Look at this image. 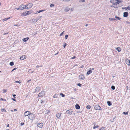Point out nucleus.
<instances>
[{
  "instance_id": "680f3d73",
  "label": "nucleus",
  "mask_w": 130,
  "mask_h": 130,
  "mask_svg": "<svg viewBox=\"0 0 130 130\" xmlns=\"http://www.w3.org/2000/svg\"><path fill=\"white\" fill-rule=\"evenodd\" d=\"M44 101H42V100H41V103L42 104L43 103V102H44Z\"/></svg>"
},
{
  "instance_id": "37998d69",
  "label": "nucleus",
  "mask_w": 130,
  "mask_h": 130,
  "mask_svg": "<svg viewBox=\"0 0 130 130\" xmlns=\"http://www.w3.org/2000/svg\"><path fill=\"white\" fill-rule=\"evenodd\" d=\"M104 127H102L101 129H99V130H105V129H104Z\"/></svg>"
},
{
  "instance_id": "c9c22d12",
  "label": "nucleus",
  "mask_w": 130,
  "mask_h": 130,
  "mask_svg": "<svg viewBox=\"0 0 130 130\" xmlns=\"http://www.w3.org/2000/svg\"><path fill=\"white\" fill-rule=\"evenodd\" d=\"M15 83H18L19 84H20L21 83V82L20 80L18 81H15L14 82Z\"/></svg>"
},
{
  "instance_id": "a18cd8bd",
  "label": "nucleus",
  "mask_w": 130,
  "mask_h": 130,
  "mask_svg": "<svg viewBox=\"0 0 130 130\" xmlns=\"http://www.w3.org/2000/svg\"><path fill=\"white\" fill-rule=\"evenodd\" d=\"M24 124V122H22L20 123V124L21 125H23Z\"/></svg>"
},
{
  "instance_id": "4c0bfd02",
  "label": "nucleus",
  "mask_w": 130,
  "mask_h": 130,
  "mask_svg": "<svg viewBox=\"0 0 130 130\" xmlns=\"http://www.w3.org/2000/svg\"><path fill=\"white\" fill-rule=\"evenodd\" d=\"M7 90L6 89H3V93H5L7 92Z\"/></svg>"
},
{
  "instance_id": "0e129e2a",
  "label": "nucleus",
  "mask_w": 130,
  "mask_h": 130,
  "mask_svg": "<svg viewBox=\"0 0 130 130\" xmlns=\"http://www.w3.org/2000/svg\"><path fill=\"white\" fill-rule=\"evenodd\" d=\"M8 33H4V35H6Z\"/></svg>"
},
{
  "instance_id": "5fc2aeb1",
  "label": "nucleus",
  "mask_w": 130,
  "mask_h": 130,
  "mask_svg": "<svg viewBox=\"0 0 130 130\" xmlns=\"http://www.w3.org/2000/svg\"><path fill=\"white\" fill-rule=\"evenodd\" d=\"M17 68H14L13 69V70H16Z\"/></svg>"
},
{
  "instance_id": "412c9836",
  "label": "nucleus",
  "mask_w": 130,
  "mask_h": 130,
  "mask_svg": "<svg viewBox=\"0 0 130 130\" xmlns=\"http://www.w3.org/2000/svg\"><path fill=\"white\" fill-rule=\"evenodd\" d=\"M122 9H124L126 10L128 9V10H130V7L129 6H128V7L122 8Z\"/></svg>"
},
{
  "instance_id": "bb28decb",
  "label": "nucleus",
  "mask_w": 130,
  "mask_h": 130,
  "mask_svg": "<svg viewBox=\"0 0 130 130\" xmlns=\"http://www.w3.org/2000/svg\"><path fill=\"white\" fill-rule=\"evenodd\" d=\"M95 123H94V126L93 127V129H95L96 128H98L99 127V126L98 125H96L95 126L94 124Z\"/></svg>"
},
{
  "instance_id": "ea45409f",
  "label": "nucleus",
  "mask_w": 130,
  "mask_h": 130,
  "mask_svg": "<svg viewBox=\"0 0 130 130\" xmlns=\"http://www.w3.org/2000/svg\"><path fill=\"white\" fill-rule=\"evenodd\" d=\"M77 85L80 87H81L82 86V84L80 83H78L77 84Z\"/></svg>"
},
{
  "instance_id": "8fccbe9b",
  "label": "nucleus",
  "mask_w": 130,
  "mask_h": 130,
  "mask_svg": "<svg viewBox=\"0 0 130 130\" xmlns=\"http://www.w3.org/2000/svg\"><path fill=\"white\" fill-rule=\"evenodd\" d=\"M126 23L128 24H130V22L128 21H127Z\"/></svg>"
},
{
  "instance_id": "774afa93",
  "label": "nucleus",
  "mask_w": 130,
  "mask_h": 130,
  "mask_svg": "<svg viewBox=\"0 0 130 130\" xmlns=\"http://www.w3.org/2000/svg\"><path fill=\"white\" fill-rule=\"evenodd\" d=\"M9 126V124H8L7 126V127H8Z\"/></svg>"
},
{
  "instance_id": "dca6fc26",
  "label": "nucleus",
  "mask_w": 130,
  "mask_h": 130,
  "mask_svg": "<svg viewBox=\"0 0 130 130\" xmlns=\"http://www.w3.org/2000/svg\"><path fill=\"white\" fill-rule=\"evenodd\" d=\"M116 1H117V0H111L110 1V2L114 4L115 5Z\"/></svg>"
},
{
  "instance_id": "de8ad7c7",
  "label": "nucleus",
  "mask_w": 130,
  "mask_h": 130,
  "mask_svg": "<svg viewBox=\"0 0 130 130\" xmlns=\"http://www.w3.org/2000/svg\"><path fill=\"white\" fill-rule=\"evenodd\" d=\"M75 58H76V57H75V56H73V57H72L71 58V59H73Z\"/></svg>"
},
{
  "instance_id": "72a5a7b5",
  "label": "nucleus",
  "mask_w": 130,
  "mask_h": 130,
  "mask_svg": "<svg viewBox=\"0 0 130 130\" xmlns=\"http://www.w3.org/2000/svg\"><path fill=\"white\" fill-rule=\"evenodd\" d=\"M60 95H61L62 97H64L65 96V95L63 94L62 93H60Z\"/></svg>"
},
{
  "instance_id": "7ed1b4c3",
  "label": "nucleus",
  "mask_w": 130,
  "mask_h": 130,
  "mask_svg": "<svg viewBox=\"0 0 130 130\" xmlns=\"http://www.w3.org/2000/svg\"><path fill=\"white\" fill-rule=\"evenodd\" d=\"M93 106L94 107V108L95 110H101V107L99 105H94Z\"/></svg>"
},
{
  "instance_id": "423d86ee",
  "label": "nucleus",
  "mask_w": 130,
  "mask_h": 130,
  "mask_svg": "<svg viewBox=\"0 0 130 130\" xmlns=\"http://www.w3.org/2000/svg\"><path fill=\"white\" fill-rule=\"evenodd\" d=\"M79 78L80 79H84L85 78V77L84 75L81 74L79 75Z\"/></svg>"
},
{
  "instance_id": "f03ea898",
  "label": "nucleus",
  "mask_w": 130,
  "mask_h": 130,
  "mask_svg": "<svg viewBox=\"0 0 130 130\" xmlns=\"http://www.w3.org/2000/svg\"><path fill=\"white\" fill-rule=\"evenodd\" d=\"M26 6L24 5H21L18 8H15V9H16L18 10H22L23 9L26 8Z\"/></svg>"
},
{
  "instance_id": "338daca9",
  "label": "nucleus",
  "mask_w": 130,
  "mask_h": 130,
  "mask_svg": "<svg viewBox=\"0 0 130 130\" xmlns=\"http://www.w3.org/2000/svg\"><path fill=\"white\" fill-rule=\"evenodd\" d=\"M58 53H59V52H57L56 54H55V55H56L57 54H58Z\"/></svg>"
},
{
  "instance_id": "f8f14e48",
  "label": "nucleus",
  "mask_w": 130,
  "mask_h": 130,
  "mask_svg": "<svg viewBox=\"0 0 130 130\" xmlns=\"http://www.w3.org/2000/svg\"><path fill=\"white\" fill-rule=\"evenodd\" d=\"M30 113V112L29 111H27L25 112L24 113V115L25 116H29V113Z\"/></svg>"
},
{
  "instance_id": "c756f323",
  "label": "nucleus",
  "mask_w": 130,
  "mask_h": 130,
  "mask_svg": "<svg viewBox=\"0 0 130 130\" xmlns=\"http://www.w3.org/2000/svg\"><path fill=\"white\" fill-rule=\"evenodd\" d=\"M45 11V10H39L38 11H37V13H39L40 12H42L43 11Z\"/></svg>"
},
{
  "instance_id": "b1692460",
  "label": "nucleus",
  "mask_w": 130,
  "mask_h": 130,
  "mask_svg": "<svg viewBox=\"0 0 130 130\" xmlns=\"http://www.w3.org/2000/svg\"><path fill=\"white\" fill-rule=\"evenodd\" d=\"M70 10V8L68 7H66L64 9V11L66 12Z\"/></svg>"
},
{
  "instance_id": "6ab92c4d",
  "label": "nucleus",
  "mask_w": 130,
  "mask_h": 130,
  "mask_svg": "<svg viewBox=\"0 0 130 130\" xmlns=\"http://www.w3.org/2000/svg\"><path fill=\"white\" fill-rule=\"evenodd\" d=\"M29 38L28 37H27L22 39V40L24 42H26L27 41L28 39Z\"/></svg>"
},
{
  "instance_id": "79ce46f5",
  "label": "nucleus",
  "mask_w": 130,
  "mask_h": 130,
  "mask_svg": "<svg viewBox=\"0 0 130 130\" xmlns=\"http://www.w3.org/2000/svg\"><path fill=\"white\" fill-rule=\"evenodd\" d=\"M64 31H63L62 33H61L60 34V36H62L63 35V34L64 33Z\"/></svg>"
},
{
  "instance_id": "4d7b16f0",
  "label": "nucleus",
  "mask_w": 130,
  "mask_h": 130,
  "mask_svg": "<svg viewBox=\"0 0 130 130\" xmlns=\"http://www.w3.org/2000/svg\"><path fill=\"white\" fill-rule=\"evenodd\" d=\"M47 111H48V112H47V113H49L50 112V111L49 110H47Z\"/></svg>"
},
{
  "instance_id": "09e8293b",
  "label": "nucleus",
  "mask_w": 130,
  "mask_h": 130,
  "mask_svg": "<svg viewBox=\"0 0 130 130\" xmlns=\"http://www.w3.org/2000/svg\"><path fill=\"white\" fill-rule=\"evenodd\" d=\"M12 99L14 101H16V100L12 98Z\"/></svg>"
},
{
  "instance_id": "4be33fe9",
  "label": "nucleus",
  "mask_w": 130,
  "mask_h": 130,
  "mask_svg": "<svg viewBox=\"0 0 130 130\" xmlns=\"http://www.w3.org/2000/svg\"><path fill=\"white\" fill-rule=\"evenodd\" d=\"M116 49L118 52H120L121 51V48L119 47L116 48Z\"/></svg>"
},
{
  "instance_id": "e433bc0d",
  "label": "nucleus",
  "mask_w": 130,
  "mask_h": 130,
  "mask_svg": "<svg viewBox=\"0 0 130 130\" xmlns=\"http://www.w3.org/2000/svg\"><path fill=\"white\" fill-rule=\"evenodd\" d=\"M2 112H6V110L5 109L3 108L2 110Z\"/></svg>"
},
{
  "instance_id": "c03bdc74",
  "label": "nucleus",
  "mask_w": 130,
  "mask_h": 130,
  "mask_svg": "<svg viewBox=\"0 0 130 130\" xmlns=\"http://www.w3.org/2000/svg\"><path fill=\"white\" fill-rule=\"evenodd\" d=\"M54 6V5L53 4H52L50 5V6L51 7Z\"/></svg>"
},
{
  "instance_id": "bf43d9fd",
  "label": "nucleus",
  "mask_w": 130,
  "mask_h": 130,
  "mask_svg": "<svg viewBox=\"0 0 130 130\" xmlns=\"http://www.w3.org/2000/svg\"><path fill=\"white\" fill-rule=\"evenodd\" d=\"M14 26H19L18 25V24L14 25Z\"/></svg>"
},
{
  "instance_id": "c85d7f7f",
  "label": "nucleus",
  "mask_w": 130,
  "mask_h": 130,
  "mask_svg": "<svg viewBox=\"0 0 130 130\" xmlns=\"http://www.w3.org/2000/svg\"><path fill=\"white\" fill-rule=\"evenodd\" d=\"M86 108L88 109H90L91 107V106L89 105H88L86 106Z\"/></svg>"
},
{
  "instance_id": "9b49d317",
  "label": "nucleus",
  "mask_w": 130,
  "mask_h": 130,
  "mask_svg": "<svg viewBox=\"0 0 130 130\" xmlns=\"http://www.w3.org/2000/svg\"><path fill=\"white\" fill-rule=\"evenodd\" d=\"M41 89V87H37L35 89V92H38Z\"/></svg>"
},
{
  "instance_id": "864d4df0",
  "label": "nucleus",
  "mask_w": 130,
  "mask_h": 130,
  "mask_svg": "<svg viewBox=\"0 0 130 130\" xmlns=\"http://www.w3.org/2000/svg\"><path fill=\"white\" fill-rule=\"evenodd\" d=\"M74 10V9L73 8H71V10L72 11H73V10Z\"/></svg>"
},
{
  "instance_id": "603ef678",
  "label": "nucleus",
  "mask_w": 130,
  "mask_h": 130,
  "mask_svg": "<svg viewBox=\"0 0 130 130\" xmlns=\"http://www.w3.org/2000/svg\"><path fill=\"white\" fill-rule=\"evenodd\" d=\"M40 66L38 65H37L36 66V68H38Z\"/></svg>"
},
{
  "instance_id": "2f4dec72",
  "label": "nucleus",
  "mask_w": 130,
  "mask_h": 130,
  "mask_svg": "<svg viewBox=\"0 0 130 130\" xmlns=\"http://www.w3.org/2000/svg\"><path fill=\"white\" fill-rule=\"evenodd\" d=\"M111 88L113 90H114L115 89V87L114 86L112 85V86Z\"/></svg>"
},
{
  "instance_id": "e2e57ef3",
  "label": "nucleus",
  "mask_w": 130,
  "mask_h": 130,
  "mask_svg": "<svg viewBox=\"0 0 130 130\" xmlns=\"http://www.w3.org/2000/svg\"><path fill=\"white\" fill-rule=\"evenodd\" d=\"M90 69H91L92 70H94V68H92V69L90 68Z\"/></svg>"
},
{
  "instance_id": "5701e85b",
  "label": "nucleus",
  "mask_w": 130,
  "mask_h": 130,
  "mask_svg": "<svg viewBox=\"0 0 130 130\" xmlns=\"http://www.w3.org/2000/svg\"><path fill=\"white\" fill-rule=\"evenodd\" d=\"M92 71L91 70H90L87 71V74L88 75H89L92 73Z\"/></svg>"
},
{
  "instance_id": "cd10ccee",
  "label": "nucleus",
  "mask_w": 130,
  "mask_h": 130,
  "mask_svg": "<svg viewBox=\"0 0 130 130\" xmlns=\"http://www.w3.org/2000/svg\"><path fill=\"white\" fill-rule=\"evenodd\" d=\"M115 18H116L115 19L116 20H119L121 19V18L118 17L116 15L115 16Z\"/></svg>"
},
{
  "instance_id": "f257e3e1",
  "label": "nucleus",
  "mask_w": 130,
  "mask_h": 130,
  "mask_svg": "<svg viewBox=\"0 0 130 130\" xmlns=\"http://www.w3.org/2000/svg\"><path fill=\"white\" fill-rule=\"evenodd\" d=\"M29 115L28 116V118L30 120L33 121L36 117V115L32 113H29Z\"/></svg>"
},
{
  "instance_id": "2eb2a0df",
  "label": "nucleus",
  "mask_w": 130,
  "mask_h": 130,
  "mask_svg": "<svg viewBox=\"0 0 130 130\" xmlns=\"http://www.w3.org/2000/svg\"><path fill=\"white\" fill-rule=\"evenodd\" d=\"M61 116V114L60 113H58L57 114L56 116L57 117V118L58 119H60V117Z\"/></svg>"
},
{
  "instance_id": "aec40b11",
  "label": "nucleus",
  "mask_w": 130,
  "mask_h": 130,
  "mask_svg": "<svg viewBox=\"0 0 130 130\" xmlns=\"http://www.w3.org/2000/svg\"><path fill=\"white\" fill-rule=\"evenodd\" d=\"M75 107L76 109H78L80 108V106L78 104H76L75 105Z\"/></svg>"
},
{
  "instance_id": "393cba45",
  "label": "nucleus",
  "mask_w": 130,
  "mask_h": 130,
  "mask_svg": "<svg viewBox=\"0 0 130 130\" xmlns=\"http://www.w3.org/2000/svg\"><path fill=\"white\" fill-rule=\"evenodd\" d=\"M10 18H11V17H9V18H6L4 19H3V21H6L7 20H8L9 19H10Z\"/></svg>"
},
{
  "instance_id": "f3484780",
  "label": "nucleus",
  "mask_w": 130,
  "mask_h": 130,
  "mask_svg": "<svg viewBox=\"0 0 130 130\" xmlns=\"http://www.w3.org/2000/svg\"><path fill=\"white\" fill-rule=\"evenodd\" d=\"M122 2L121 0H117V1H116V5H117V4H118Z\"/></svg>"
},
{
  "instance_id": "3c124183",
  "label": "nucleus",
  "mask_w": 130,
  "mask_h": 130,
  "mask_svg": "<svg viewBox=\"0 0 130 130\" xmlns=\"http://www.w3.org/2000/svg\"><path fill=\"white\" fill-rule=\"evenodd\" d=\"M16 96V95L15 94H13V96L14 98H15V96Z\"/></svg>"
},
{
  "instance_id": "f704fd0d",
  "label": "nucleus",
  "mask_w": 130,
  "mask_h": 130,
  "mask_svg": "<svg viewBox=\"0 0 130 130\" xmlns=\"http://www.w3.org/2000/svg\"><path fill=\"white\" fill-rule=\"evenodd\" d=\"M63 45H63V46L64 47V48L67 45V44L66 43L64 42L63 43Z\"/></svg>"
},
{
  "instance_id": "20e7f679",
  "label": "nucleus",
  "mask_w": 130,
  "mask_h": 130,
  "mask_svg": "<svg viewBox=\"0 0 130 130\" xmlns=\"http://www.w3.org/2000/svg\"><path fill=\"white\" fill-rule=\"evenodd\" d=\"M73 112V111L71 109L67 110L66 113L68 115H70L72 114Z\"/></svg>"
},
{
  "instance_id": "6e6552de",
  "label": "nucleus",
  "mask_w": 130,
  "mask_h": 130,
  "mask_svg": "<svg viewBox=\"0 0 130 130\" xmlns=\"http://www.w3.org/2000/svg\"><path fill=\"white\" fill-rule=\"evenodd\" d=\"M33 5V4L31 3H29L27 5V7H26V8H31Z\"/></svg>"
},
{
  "instance_id": "0eeeda50",
  "label": "nucleus",
  "mask_w": 130,
  "mask_h": 130,
  "mask_svg": "<svg viewBox=\"0 0 130 130\" xmlns=\"http://www.w3.org/2000/svg\"><path fill=\"white\" fill-rule=\"evenodd\" d=\"M31 12L30 11H26L23 12V15L24 16H26L28 15Z\"/></svg>"
},
{
  "instance_id": "a878e982",
  "label": "nucleus",
  "mask_w": 130,
  "mask_h": 130,
  "mask_svg": "<svg viewBox=\"0 0 130 130\" xmlns=\"http://www.w3.org/2000/svg\"><path fill=\"white\" fill-rule=\"evenodd\" d=\"M107 103L108 105L109 106L111 105L112 104L111 103L110 101H107Z\"/></svg>"
},
{
  "instance_id": "ddd939ff",
  "label": "nucleus",
  "mask_w": 130,
  "mask_h": 130,
  "mask_svg": "<svg viewBox=\"0 0 130 130\" xmlns=\"http://www.w3.org/2000/svg\"><path fill=\"white\" fill-rule=\"evenodd\" d=\"M126 63L128 66H130V60L129 59H127L126 60Z\"/></svg>"
},
{
  "instance_id": "6e6d98bb",
  "label": "nucleus",
  "mask_w": 130,
  "mask_h": 130,
  "mask_svg": "<svg viewBox=\"0 0 130 130\" xmlns=\"http://www.w3.org/2000/svg\"><path fill=\"white\" fill-rule=\"evenodd\" d=\"M31 79H30L27 82V83H28V82H29L30 81H31Z\"/></svg>"
},
{
  "instance_id": "4468645a",
  "label": "nucleus",
  "mask_w": 130,
  "mask_h": 130,
  "mask_svg": "<svg viewBox=\"0 0 130 130\" xmlns=\"http://www.w3.org/2000/svg\"><path fill=\"white\" fill-rule=\"evenodd\" d=\"M128 15V13L127 12H125L123 13V16L124 17H127Z\"/></svg>"
},
{
  "instance_id": "69168bd1",
  "label": "nucleus",
  "mask_w": 130,
  "mask_h": 130,
  "mask_svg": "<svg viewBox=\"0 0 130 130\" xmlns=\"http://www.w3.org/2000/svg\"><path fill=\"white\" fill-rule=\"evenodd\" d=\"M88 26V24H86V25H85V26H86H86Z\"/></svg>"
},
{
  "instance_id": "58836bf2",
  "label": "nucleus",
  "mask_w": 130,
  "mask_h": 130,
  "mask_svg": "<svg viewBox=\"0 0 130 130\" xmlns=\"http://www.w3.org/2000/svg\"><path fill=\"white\" fill-rule=\"evenodd\" d=\"M123 114L127 115L128 114V112H124L123 113Z\"/></svg>"
},
{
  "instance_id": "052dcab7",
  "label": "nucleus",
  "mask_w": 130,
  "mask_h": 130,
  "mask_svg": "<svg viewBox=\"0 0 130 130\" xmlns=\"http://www.w3.org/2000/svg\"><path fill=\"white\" fill-rule=\"evenodd\" d=\"M85 1V0H82V2H84Z\"/></svg>"
},
{
  "instance_id": "9d476101",
  "label": "nucleus",
  "mask_w": 130,
  "mask_h": 130,
  "mask_svg": "<svg viewBox=\"0 0 130 130\" xmlns=\"http://www.w3.org/2000/svg\"><path fill=\"white\" fill-rule=\"evenodd\" d=\"M39 19V18H37L36 19H33L32 20V21L34 22H36Z\"/></svg>"
},
{
  "instance_id": "a19ab883",
  "label": "nucleus",
  "mask_w": 130,
  "mask_h": 130,
  "mask_svg": "<svg viewBox=\"0 0 130 130\" xmlns=\"http://www.w3.org/2000/svg\"><path fill=\"white\" fill-rule=\"evenodd\" d=\"M68 36V35H66L65 36V39H66L67 38Z\"/></svg>"
},
{
  "instance_id": "473e14b6",
  "label": "nucleus",
  "mask_w": 130,
  "mask_h": 130,
  "mask_svg": "<svg viewBox=\"0 0 130 130\" xmlns=\"http://www.w3.org/2000/svg\"><path fill=\"white\" fill-rule=\"evenodd\" d=\"M109 20L110 21H113L116 20L115 19H114L112 18H109Z\"/></svg>"
},
{
  "instance_id": "7c9ffc66",
  "label": "nucleus",
  "mask_w": 130,
  "mask_h": 130,
  "mask_svg": "<svg viewBox=\"0 0 130 130\" xmlns=\"http://www.w3.org/2000/svg\"><path fill=\"white\" fill-rule=\"evenodd\" d=\"M9 64L11 66H12L14 65V62H13L12 61L10 62Z\"/></svg>"
},
{
  "instance_id": "1a4fd4ad",
  "label": "nucleus",
  "mask_w": 130,
  "mask_h": 130,
  "mask_svg": "<svg viewBox=\"0 0 130 130\" xmlns=\"http://www.w3.org/2000/svg\"><path fill=\"white\" fill-rule=\"evenodd\" d=\"M43 123H38L37 126L39 127L42 128L43 126Z\"/></svg>"
},
{
  "instance_id": "a211bd4d",
  "label": "nucleus",
  "mask_w": 130,
  "mask_h": 130,
  "mask_svg": "<svg viewBox=\"0 0 130 130\" xmlns=\"http://www.w3.org/2000/svg\"><path fill=\"white\" fill-rule=\"evenodd\" d=\"M26 56H25V55H23V56H21L20 58V59H21V60H24V59H25L26 58Z\"/></svg>"
},
{
  "instance_id": "49530a36",
  "label": "nucleus",
  "mask_w": 130,
  "mask_h": 130,
  "mask_svg": "<svg viewBox=\"0 0 130 130\" xmlns=\"http://www.w3.org/2000/svg\"><path fill=\"white\" fill-rule=\"evenodd\" d=\"M70 0H63V1H65V2H68Z\"/></svg>"
},
{
  "instance_id": "39448f33",
  "label": "nucleus",
  "mask_w": 130,
  "mask_h": 130,
  "mask_svg": "<svg viewBox=\"0 0 130 130\" xmlns=\"http://www.w3.org/2000/svg\"><path fill=\"white\" fill-rule=\"evenodd\" d=\"M45 95V93L44 92L42 91L40 93L38 94V96L39 97H43Z\"/></svg>"
},
{
  "instance_id": "13d9d810",
  "label": "nucleus",
  "mask_w": 130,
  "mask_h": 130,
  "mask_svg": "<svg viewBox=\"0 0 130 130\" xmlns=\"http://www.w3.org/2000/svg\"><path fill=\"white\" fill-rule=\"evenodd\" d=\"M14 111H17V109H14Z\"/></svg>"
}]
</instances>
